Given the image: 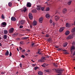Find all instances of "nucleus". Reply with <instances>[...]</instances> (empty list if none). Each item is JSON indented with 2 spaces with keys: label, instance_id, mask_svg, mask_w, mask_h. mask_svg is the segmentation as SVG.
<instances>
[{
  "label": "nucleus",
  "instance_id": "obj_46",
  "mask_svg": "<svg viewBox=\"0 0 75 75\" xmlns=\"http://www.w3.org/2000/svg\"><path fill=\"white\" fill-rule=\"evenodd\" d=\"M21 57H22V58H23L25 57V56L23 55H22L21 56Z\"/></svg>",
  "mask_w": 75,
  "mask_h": 75
},
{
  "label": "nucleus",
  "instance_id": "obj_20",
  "mask_svg": "<svg viewBox=\"0 0 75 75\" xmlns=\"http://www.w3.org/2000/svg\"><path fill=\"white\" fill-rule=\"evenodd\" d=\"M44 60L42 59H40L38 60V62H44Z\"/></svg>",
  "mask_w": 75,
  "mask_h": 75
},
{
  "label": "nucleus",
  "instance_id": "obj_23",
  "mask_svg": "<svg viewBox=\"0 0 75 75\" xmlns=\"http://www.w3.org/2000/svg\"><path fill=\"white\" fill-rule=\"evenodd\" d=\"M45 72H46L48 73L50 72H51V70L50 69L46 70H45Z\"/></svg>",
  "mask_w": 75,
  "mask_h": 75
},
{
  "label": "nucleus",
  "instance_id": "obj_48",
  "mask_svg": "<svg viewBox=\"0 0 75 75\" xmlns=\"http://www.w3.org/2000/svg\"><path fill=\"white\" fill-rule=\"evenodd\" d=\"M14 34L15 35H18V33H14Z\"/></svg>",
  "mask_w": 75,
  "mask_h": 75
},
{
  "label": "nucleus",
  "instance_id": "obj_9",
  "mask_svg": "<svg viewBox=\"0 0 75 75\" xmlns=\"http://www.w3.org/2000/svg\"><path fill=\"white\" fill-rule=\"evenodd\" d=\"M7 25V23L6 22H3L2 23V25H1L3 27H5L6 25Z\"/></svg>",
  "mask_w": 75,
  "mask_h": 75
},
{
  "label": "nucleus",
  "instance_id": "obj_11",
  "mask_svg": "<svg viewBox=\"0 0 75 75\" xmlns=\"http://www.w3.org/2000/svg\"><path fill=\"white\" fill-rule=\"evenodd\" d=\"M11 20L13 21H16V18L14 17H12L11 18Z\"/></svg>",
  "mask_w": 75,
  "mask_h": 75
},
{
  "label": "nucleus",
  "instance_id": "obj_64",
  "mask_svg": "<svg viewBox=\"0 0 75 75\" xmlns=\"http://www.w3.org/2000/svg\"><path fill=\"white\" fill-rule=\"evenodd\" d=\"M20 49L21 50H21H22V48H21V47H20Z\"/></svg>",
  "mask_w": 75,
  "mask_h": 75
},
{
  "label": "nucleus",
  "instance_id": "obj_49",
  "mask_svg": "<svg viewBox=\"0 0 75 75\" xmlns=\"http://www.w3.org/2000/svg\"><path fill=\"white\" fill-rule=\"evenodd\" d=\"M50 37V35H46V37Z\"/></svg>",
  "mask_w": 75,
  "mask_h": 75
},
{
  "label": "nucleus",
  "instance_id": "obj_18",
  "mask_svg": "<svg viewBox=\"0 0 75 75\" xmlns=\"http://www.w3.org/2000/svg\"><path fill=\"white\" fill-rule=\"evenodd\" d=\"M66 27H71V25H70V24H69L68 23H67L66 25Z\"/></svg>",
  "mask_w": 75,
  "mask_h": 75
},
{
  "label": "nucleus",
  "instance_id": "obj_40",
  "mask_svg": "<svg viewBox=\"0 0 75 75\" xmlns=\"http://www.w3.org/2000/svg\"><path fill=\"white\" fill-rule=\"evenodd\" d=\"M45 56H46V57H45V58H49L50 57L48 56V55H45Z\"/></svg>",
  "mask_w": 75,
  "mask_h": 75
},
{
  "label": "nucleus",
  "instance_id": "obj_62",
  "mask_svg": "<svg viewBox=\"0 0 75 75\" xmlns=\"http://www.w3.org/2000/svg\"><path fill=\"white\" fill-rule=\"evenodd\" d=\"M17 40H20V38H17Z\"/></svg>",
  "mask_w": 75,
  "mask_h": 75
},
{
  "label": "nucleus",
  "instance_id": "obj_27",
  "mask_svg": "<svg viewBox=\"0 0 75 75\" xmlns=\"http://www.w3.org/2000/svg\"><path fill=\"white\" fill-rule=\"evenodd\" d=\"M71 32H72V33H74V32H75V27L72 29Z\"/></svg>",
  "mask_w": 75,
  "mask_h": 75
},
{
  "label": "nucleus",
  "instance_id": "obj_53",
  "mask_svg": "<svg viewBox=\"0 0 75 75\" xmlns=\"http://www.w3.org/2000/svg\"><path fill=\"white\" fill-rule=\"evenodd\" d=\"M41 66H42V67H44L45 68V65H44V64H43L42 65H41Z\"/></svg>",
  "mask_w": 75,
  "mask_h": 75
},
{
  "label": "nucleus",
  "instance_id": "obj_15",
  "mask_svg": "<svg viewBox=\"0 0 75 75\" xmlns=\"http://www.w3.org/2000/svg\"><path fill=\"white\" fill-rule=\"evenodd\" d=\"M67 11V9L66 8H64L63 10V13L64 14L66 13V12Z\"/></svg>",
  "mask_w": 75,
  "mask_h": 75
},
{
  "label": "nucleus",
  "instance_id": "obj_37",
  "mask_svg": "<svg viewBox=\"0 0 75 75\" xmlns=\"http://www.w3.org/2000/svg\"><path fill=\"white\" fill-rule=\"evenodd\" d=\"M47 41H49L50 42V41H52V39L50 38L48 39L47 40Z\"/></svg>",
  "mask_w": 75,
  "mask_h": 75
},
{
  "label": "nucleus",
  "instance_id": "obj_26",
  "mask_svg": "<svg viewBox=\"0 0 75 75\" xmlns=\"http://www.w3.org/2000/svg\"><path fill=\"white\" fill-rule=\"evenodd\" d=\"M1 18H2V19H5V17H4V16L2 14L1 16Z\"/></svg>",
  "mask_w": 75,
  "mask_h": 75
},
{
  "label": "nucleus",
  "instance_id": "obj_28",
  "mask_svg": "<svg viewBox=\"0 0 75 75\" xmlns=\"http://www.w3.org/2000/svg\"><path fill=\"white\" fill-rule=\"evenodd\" d=\"M50 7H47L46 8V11H49V10H50Z\"/></svg>",
  "mask_w": 75,
  "mask_h": 75
},
{
  "label": "nucleus",
  "instance_id": "obj_56",
  "mask_svg": "<svg viewBox=\"0 0 75 75\" xmlns=\"http://www.w3.org/2000/svg\"><path fill=\"white\" fill-rule=\"evenodd\" d=\"M52 23V20L51 19L50 21V23Z\"/></svg>",
  "mask_w": 75,
  "mask_h": 75
},
{
  "label": "nucleus",
  "instance_id": "obj_33",
  "mask_svg": "<svg viewBox=\"0 0 75 75\" xmlns=\"http://www.w3.org/2000/svg\"><path fill=\"white\" fill-rule=\"evenodd\" d=\"M57 50H58V51H62L63 50V49H62L61 48H58L57 49Z\"/></svg>",
  "mask_w": 75,
  "mask_h": 75
},
{
  "label": "nucleus",
  "instance_id": "obj_1",
  "mask_svg": "<svg viewBox=\"0 0 75 75\" xmlns=\"http://www.w3.org/2000/svg\"><path fill=\"white\" fill-rule=\"evenodd\" d=\"M75 43L74 42L72 44V46L71 47L70 49L71 52H72L73 51H74V52L73 53V56H74V55H75Z\"/></svg>",
  "mask_w": 75,
  "mask_h": 75
},
{
  "label": "nucleus",
  "instance_id": "obj_59",
  "mask_svg": "<svg viewBox=\"0 0 75 75\" xmlns=\"http://www.w3.org/2000/svg\"><path fill=\"white\" fill-rule=\"evenodd\" d=\"M35 65H36V64H33V67H35Z\"/></svg>",
  "mask_w": 75,
  "mask_h": 75
},
{
  "label": "nucleus",
  "instance_id": "obj_41",
  "mask_svg": "<svg viewBox=\"0 0 75 75\" xmlns=\"http://www.w3.org/2000/svg\"><path fill=\"white\" fill-rule=\"evenodd\" d=\"M38 67H35L34 68V70H37V69H38Z\"/></svg>",
  "mask_w": 75,
  "mask_h": 75
},
{
  "label": "nucleus",
  "instance_id": "obj_35",
  "mask_svg": "<svg viewBox=\"0 0 75 75\" xmlns=\"http://www.w3.org/2000/svg\"><path fill=\"white\" fill-rule=\"evenodd\" d=\"M71 2H72V1H69L68 3V5H70V4H71Z\"/></svg>",
  "mask_w": 75,
  "mask_h": 75
},
{
  "label": "nucleus",
  "instance_id": "obj_44",
  "mask_svg": "<svg viewBox=\"0 0 75 75\" xmlns=\"http://www.w3.org/2000/svg\"><path fill=\"white\" fill-rule=\"evenodd\" d=\"M55 47L56 48H59V46H55Z\"/></svg>",
  "mask_w": 75,
  "mask_h": 75
},
{
  "label": "nucleus",
  "instance_id": "obj_21",
  "mask_svg": "<svg viewBox=\"0 0 75 75\" xmlns=\"http://www.w3.org/2000/svg\"><path fill=\"white\" fill-rule=\"evenodd\" d=\"M67 45H68V43L67 42H66L63 45V47H67Z\"/></svg>",
  "mask_w": 75,
  "mask_h": 75
},
{
  "label": "nucleus",
  "instance_id": "obj_2",
  "mask_svg": "<svg viewBox=\"0 0 75 75\" xmlns=\"http://www.w3.org/2000/svg\"><path fill=\"white\" fill-rule=\"evenodd\" d=\"M56 71L57 73L62 74V72H63V70H62L61 69H57Z\"/></svg>",
  "mask_w": 75,
  "mask_h": 75
},
{
  "label": "nucleus",
  "instance_id": "obj_6",
  "mask_svg": "<svg viewBox=\"0 0 75 75\" xmlns=\"http://www.w3.org/2000/svg\"><path fill=\"white\" fill-rule=\"evenodd\" d=\"M60 18V17L57 15H55V20L56 21H58Z\"/></svg>",
  "mask_w": 75,
  "mask_h": 75
},
{
  "label": "nucleus",
  "instance_id": "obj_50",
  "mask_svg": "<svg viewBox=\"0 0 75 75\" xmlns=\"http://www.w3.org/2000/svg\"><path fill=\"white\" fill-rule=\"evenodd\" d=\"M23 42H24L21 41L20 42V43L21 44H23Z\"/></svg>",
  "mask_w": 75,
  "mask_h": 75
},
{
  "label": "nucleus",
  "instance_id": "obj_61",
  "mask_svg": "<svg viewBox=\"0 0 75 75\" xmlns=\"http://www.w3.org/2000/svg\"><path fill=\"white\" fill-rule=\"evenodd\" d=\"M27 52H30V50H28L27 51Z\"/></svg>",
  "mask_w": 75,
  "mask_h": 75
},
{
  "label": "nucleus",
  "instance_id": "obj_3",
  "mask_svg": "<svg viewBox=\"0 0 75 75\" xmlns=\"http://www.w3.org/2000/svg\"><path fill=\"white\" fill-rule=\"evenodd\" d=\"M73 37L74 35H69L68 36L67 38L66 39L67 40H69L70 39H72V38H73Z\"/></svg>",
  "mask_w": 75,
  "mask_h": 75
},
{
  "label": "nucleus",
  "instance_id": "obj_63",
  "mask_svg": "<svg viewBox=\"0 0 75 75\" xmlns=\"http://www.w3.org/2000/svg\"><path fill=\"white\" fill-rule=\"evenodd\" d=\"M1 46H2V44L0 42V47H1Z\"/></svg>",
  "mask_w": 75,
  "mask_h": 75
},
{
  "label": "nucleus",
  "instance_id": "obj_55",
  "mask_svg": "<svg viewBox=\"0 0 75 75\" xmlns=\"http://www.w3.org/2000/svg\"><path fill=\"white\" fill-rule=\"evenodd\" d=\"M25 52V50H24V49L22 51V52Z\"/></svg>",
  "mask_w": 75,
  "mask_h": 75
},
{
  "label": "nucleus",
  "instance_id": "obj_8",
  "mask_svg": "<svg viewBox=\"0 0 75 75\" xmlns=\"http://www.w3.org/2000/svg\"><path fill=\"white\" fill-rule=\"evenodd\" d=\"M39 21L40 23H42L43 22V17H41L39 19Z\"/></svg>",
  "mask_w": 75,
  "mask_h": 75
},
{
  "label": "nucleus",
  "instance_id": "obj_54",
  "mask_svg": "<svg viewBox=\"0 0 75 75\" xmlns=\"http://www.w3.org/2000/svg\"><path fill=\"white\" fill-rule=\"evenodd\" d=\"M20 67H22V64L21 63H20Z\"/></svg>",
  "mask_w": 75,
  "mask_h": 75
},
{
  "label": "nucleus",
  "instance_id": "obj_24",
  "mask_svg": "<svg viewBox=\"0 0 75 75\" xmlns=\"http://www.w3.org/2000/svg\"><path fill=\"white\" fill-rule=\"evenodd\" d=\"M8 5L9 7H11V6H12V3L9 2L8 4Z\"/></svg>",
  "mask_w": 75,
  "mask_h": 75
},
{
  "label": "nucleus",
  "instance_id": "obj_32",
  "mask_svg": "<svg viewBox=\"0 0 75 75\" xmlns=\"http://www.w3.org/2000/svg\"><path fill=\"white\" fill-rule=\"evenodd\" d=\"M28 37H24L22 38V39H23V40H25V39H28Z\"/></svg>",
  "mask_w": 75,
  "mask_h": 75
},
{
  "label": "nucleus",
  "instance_id": "obj_58",
  "mask_svg": "<svg viewBox=\"0 0 75 75\" xmlns=\"http://www.w3.org/2000/svg\"><path fill=\"white\" fill-rule=\"evenodd\" d=\"M25 55H28V54L26 53H25Z\"/></svg>",
  "mask_w": 75,
  "mask_h": 75
},
{
  "label": "nucleus",
  "instance_id": "obj_51",
  "mask_svg": "<svg viewBox=\"0 0 75 75\" xmlns=\"http://www.w3.org/2000/svg\"><path fill=\"white\" fill-rule=\"evenodd\" d=\"M62 51H63L64 52H67V51L66 50H63H63H62Z\"/></svg>",
  "mask_w": 75,
  "mask_h": 75
},
{
  "label": "nucleus",
  "instance_id": "obj_7",
  "mask_svg": "<svg viewBox=\"0 0 75 75\" xmlns=\"http://www.w3.org/2000/svg\"><path fill=\"white\" fill-rule=\"evenodd\" d=\"M27 7H31V4L30 2H28L26 5Z\"/></svg>",
  "mask_w": 75,
  "mask_h": 75
},
{
  "label": "nucleus",
  "instance_id": "obj_5",
  "mask_svg": "<svg viewBox=\"0 0 75 75\" xmlns=\"http://www.w3.org/2000/svg\"><path fill=\"white\" fill-rule=\"evenodd\" d=\"M14 31V28H11L9 30V33H13Z\"/></svg>",
  "mask_w": 75,
  "mask_h": 75
},
{
  "label": "nucleus",
  "instance_id": "obj_60",
  "mask_svg": "<svg viewBox=\"0 0 75 75\" xmlns=\"http://www.w3.org/2000/svg\"><path fill=\"white\" fill-rule=\"evenodd\" d=\"M30 27L32 28H33V26H32V25H30Z\"/></svg>",
  "mask_w": 75,
  "mask_h": 75
},
{
  "label": "nucleus",
  "instance_id": "obj_31",
  "mask_svg": "<svg viewBox=\"0 0 75 75\" xmlns=\"http://www.w3.org/2000/svg\"><path fill=\"white\" fill-rule=\"evenodd\" d=\"M38 54H39V55H41V51H38Z\"/></svg>",
  "mask_w": 75,
  "mask_h": 75
},
{
  "label": "nucleus",
  "instance_id": "obj_17",
  "mask_svg": "<svg viewBox=\"0 0 75 75\" xmlns=\"http://www.w3.org/2000/svg\"><path fill=\"white\" fill-rule=\"evenodd\" d=\"M8 54H9V52L8 50H7L5 53V55L6 56H8Z\"/></svg>",
  "mask_w": 75,
  "mask_h": 75
},
{
  "label": "nucleus",
  "instance_id": "obj_25",
  "mask_svg": "<svg viewBox=\"0 0 75 75\" xmlns=\"http://www.w3.org/2000/svg\"><path fill=\"white\" fill-rule=\"evenodd\" d=\"M4 32L5 34H7L8 33V31L7 30H4Z\"/></svg>",
  "mask_w": 75,
  "mask_h": 75
},
{
  "label": "nucleus",
  "instance_id": "obj_47",
  "mask_svg": "<svg viewBox=\"0 0 75 75\" xmlns=\"http://www.w3.org/2000/svg\"><path fill=\"white\" fill-rule=\"evenodd\" d=\"M12 55V53H11V52H10V54H9V56L10 57H11Z\"/></svg>",
  "mask_w": 75,
  "mask_h": 75
},
{
  "label": "nucleus",
  "instance_id": "obj_52",
  "mask_svg": "<svg viewBox=\"0 0 75 75\" xmlns=\"http://www.w3.org/2000/svg\"><path fill=\"white\" fill-rule=\"evenodd\" d=\"M23 27V26L22 25H21L20 26V28H22Z\"/></svg>",
  "mask_w": 75,
  "mask_h": 75
},
{
  "label": "nucleus",
  "instance_id": "obj_14",
  "mask_svg": "<svg viewBox=\"0 0 75 75\" xmlns=\"http://www.w3.org/2000/svg\"><path fill=\"white\" fill-rule=\"evenodd\" d=\"M41 6H39V5H37V9L38 10H41Z\"/></svg>",
  "mask_w": 75,
  "mask_h": 75
},
{
  "label": "nucleus",
  "instance_id": "obj_34",
  "mask_svg": "<svg viewBox=\"0 0 75 75\" xmlns=\"http://www.w3.org/2000/svg\"><path fill=\"white\" fill-rule=\"evenodd\" d=\"M4 39H6L7 38V35H4V37H3Z\"/></svg>",
  "mask_w": 75,
  "mask_h": 75
},
{
  "label": "nucleus",
  "instance_id": "obj_22",
  "mask_svg": "<svg viewBox=\"0 0 75 75\" xmlns=\"http://www.w3.org/2000/svg\"><path fill=\"white\" fill-rule=\"evenodd\" d=\"M25 22V21H21V23L22 25L23 24H24Z\"/></svg>",
  "mask_w": 75,
  "mask_h": 75
},
{
  "label": "nucleus",
  "instance_id": "obj_30",
  "mask_svg": "<svg viewBox=\"0 0 75 75\" xmlns=\"http://www.w3.org/2000/svg\"><path fill=\"white\" fill-rule=\"evenodd\" d=\"M45 57H42L41 58V59H42V60H46V59H45Z\"/></svg>",
  "mask_w": 75,
  "mask_h": 75
},
{
  "label": "nucleus",
  "instance_id": "obj_43",
  "mask_svg": "<svg viewBox=\"0 0 75 75\" xmlns=\"http://www.w3.org/2000/svg\"><path fill=\"white\" fill-rule=\"evenodd\" d=\"M23 10L24 11V12H25V11H27V9H26V8H25Z\"/></svg>",
  "mask_w": 75,
  "mask_h": 75
},
{
  "label": "nucleus",
  "instance_id": "obj_57",
  "mask_svg": "<svg viewBox=\"0 0 75 75\" xmlns=\"http://www.w3.org/2000/svg\"><path fill=\"white\" fill-rule=\"evenodd\" d=\"M1 74H5V73L4 72H2L1 73Z\"/></svg>",
  "mask_w": 75,
  "mask_h": 75
},
{
  "label": "nucleus",
  "instance_id": "obj_36",
  "mask_svg": "<svg viewBox=\"0 0 75 75\" xmlns=\"http://www.w3.org/2000/svg\"><path fill=\"white\" fill-rule=\"evenodd\" d=\"M53 65H54V67H58V66L57 65L55 64V63H53Z\"/></svg>",
  "mask_w": 75,
  "mask_h": 75
},
{
  "label": "nucleus",
  "instance_id": "obj_42",
  "mask_svg": "<svg viewBox=\"0 0 75 75\" xmlns=\"http://www.w3.org/2000/svg\"><path fill=\"white\" fill-rule=\"evenodd\" d=\"M19 35H20V37H22V36H24V35H24V34H23V35L20 34Z\"/></svg>",
  "mask_w": 75,
  "mask_h": 75
},
{
  "label": "nucleus",
  "instance_id": "obj_10",
  "mask_svg": "<svg viewBox=\"0 0 75 75\" xmlns=\"http://www.w3.org/2000/svg\"><path fill=\"white\" fill-rule=\"evenodd\" d=\"M37 21H34L33 22V25L34 26H35V25H37Z\"/></svg>",
  "mask_w": 75,
  "mask_h": 75
},
{
  "label": "nucleus",
  "instance_id": "obj_38",
  "mask_svg": "<svg viewBox=\"0 0 75 75\" xmlns=\"http://www.w3.org/2000/svg\"><path fill=\"white\" fill-rule=\"evenodd\" d=\"M35 45V43L32 42V44H31V46L32 47H33L34 45Z\"/></svg>",
  "mask_w": 75,
  "mask_h": 75
},
{
  "label": "nucleus",
  "instance_id": "obj_29",
  "mask_svg": "<svg viewBox=\"0 0 75 75\" xmlns=\"http://www.w3.org/2000/svg\"><path fill=\"white\" fill-rule=\"evenodd\" d=\"M32 12L33 13H36V12H37V11L35 9H33L32 10Z\"/></svg>",
  "mask_w": 75,
  "mask_h": 75
},
{
  "label": "nucleus",
  "instance_id": "obj_39",
  "mask_svg": "<svg viewBox=\"0 0 75 75\" xmlns=\"http://www.w3.org/2000/svg\"><path fill=\"white\" fill-rule=\"evenodd\" d=\"M41 9L42 11H44V7H41Z\"/></svg>",
  "mask_w": 75,
  "mask_h": 75
},
{
  "label": "nucleus",
  "instance_id": "obj_45",
  "mask_svg": "<svg viewBox=\"0 0 75 75\" xmlns=\"http://www.w3.org/2000/svg\"><path fill=\"white\" fill-rule=\"evenodd\" d=\"M63 53L64 54H68V52H64Z\"/></svg>",
  "mask_w": 75,
  "mask_h": 75
},
{
  "label": "nucleus",
  "instance_id": "obj_12",
  "mask_svg": "<svg viewBox=\"0 0 75 75\" xmlns=\"http://www.w3.org/2000/svg\"><path fill=\"white\" fill-rule=\"evenodd\" d=\"M46 17L47 18H48V19H49L50 18V15L49 14H47L45 15Z\"/></svg>",
  "mask_w": 75,
  "mask_h": 75
},
{
  "label": "nucleus",
  "instance_id": "obj_16",
  "mask_svg": "<svg viewBox=\"0 0 75 75\" xmlns=\"http://www.w3.org/2000/svg\"><path fill=\"white\" fill-rule=\"evenodd\" d=\"M69 33H70L69 31V30H67L66 32L65 35H69Z\"/></svg>",
  "mask_w": 75,
  "mask_h": 75
},
{
  "label": "nucleus",
  "instance_id": "obj_4",
  "mask_svg": "<svg viewBox=\"0 0 75 75\" xmlns=\"http://www.w3.org/2000/svg\"><path fill=\"white\" fill-rule=\"evenodd\" d=\"M28 16H29V17L30 19V20H32L33 17V15L32 14V13H30L29 14Z\"/></svg>",
  "mask_w": 75,
  "mask_h": 75
},
{
  "label": "nucleus",
  "instance_id": "obj_13",
  "mask_svg": "<svg viewBox=\"0 0 75 75\" xmlns=\"http://www.w3.org/2000/svg\"><path fill=\"white\" fill-rule=\"evenodd\" d=\"M64 27H62L61 28H60L59 30V32L60 33H61L64 30Z\"/></svg>",
  "mask_w": 75,
  "mask_h": 75
},
{
  "label": "nucleus",
  "instance_id": "obj_19",
  "mask_svg": "<svg viewBox=\"0 0 75 75\" xmlns=\"http://www.w3.org/2000/svg\"><path fill=\"white\" fill-rule=\"evenodd\" d=\"M38 74L39 75H42L43 74V73L41 71H38Z\"/></svg>",
  "mask_w": 75,
  "mask_h": 75
}]
</instances>
